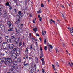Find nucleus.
Returning a JSON list of instances; mask_svg holds the SVG:
<instances>
[{
    "label": "nucleus",
    "instance_id": "f257e3e1",
    "mask_svg": "<svg viewBox=\"0 0 73 73\" xmlns=\"http://www.w3.org/2000/svg\"><path fill=\"white\" fill-rule=\"evenodd\" d=\"M8 26H9V29H8V31L9 32V31H12L13 30V26L11 25V23L9 21H8L7 22Z\"/></svg>",
    "mask_w": 73,
    "mask_h": 73
},
{
    "label": "nucleus",
    "instance_id": "f03ea898",
    "mask_svg": "<svg viewBox=\"0 0 73 73\" xmlns=\"http://www.w3.org/2000/svg\"><path fill=\"white\" fill-rule=\"evenodd\" d=\"M9 45L7 42H4L2 44L3 47L4 49H7L8 48Z\"/></svg>",
    "mask_w": 73,
    "mask_h": 73
},
{
    "label": "nucleus",
    "instance_id": "7ed1b4c3",
    "mask_svg": "<svg viewBox=\"0 0 73 73\" xmlns=\"http://www.w3.org/2000/svg\"><path fill=\"white\" fill-rule=\"evenodd\" d=\"M3 61H6V60H7L10 64L12 63V59L10 58H9V57H6L5 58H3Z\"/></svg>",
    "mask_w": 73,
    "mask_h": 73
},
{
    "label": "nucleus",
    "instance_id": "20e7f679",
    "mask_svg": "<svg viewBox=\"0 0 73 73\" xmlns=\"http://www.w3.org/2000/svg\"><path fill=\"white\" fill-rule=\"evenodd\" d=\"M14 42L15 43V46H18L19 45V40L18 38H16L14 40Z\"/></svg>",
    "mask_w": 73,
    "mask_h": 73
},
{
    "label": "nucleus",
    "instance_id": "39448f33",
    "mask_svg": "<svg viewBox=\"0 0 73 73\" xmlns=\"http://www.w3.org/2000/svg\"><path fill=\"white\" fill-rule=\"evenodd\" d=\"M5 39L8 42H9V43H11V42H12V39H9V38H8V36H5Z\"/></svg>",
    "mask_w": 73,
    "mask_h": 73
},
{
    "label": "nucleus",
    "instance_id": "423d86ee",
    "mask_svg": "<svg viewBox=\"0 0 73 73\" xmlns=\"http://www.w3.org/2000/svg\"><path fill=\"white\" fill-rule=\"evenodd\" d=\"M10 45H11V46H9V45L8 46V48H7V49H8V50H12L13 49V45L12 44H10Z\"/></svg>",
    "mask_w": 73,
    "mask_h": 73
},
{
    "label": "nucleus",
    "instance_id": "0eeeda50",
    "mask_svg": "<svg viewBox=\"0 0 73 73\" xmlns=\"http://www.w3.org/2000/svg\"><path fill=\"white\" fill-rule=\"evenodd\" d=\"M0 28L1 29V30H2V31H4V30L5 29V27L3 25H0Z\"/></svg>",
    "mask_w": 73,
    "mask_h": 73
},
{
    "label": "nucleus",
    "instance_id": "6e6552de",
    "mask_svg": "<svg viewBox=\"0 0 73 73\" xmlns=\"http://www.w3.org/2000/svg\"><path fill=\"white\" fill-rule=\"evenodd\" d=\"M36 66L35 64V65H34V67H33V68H31V70L33 72H35L36 70Z\"/></svg>",
    "mask_w": 73,
    "mask_h": 73
},
{
    "label": "nucleus",
    "instance_id": "1a4fd4ad",
    "mask_svg": "<svg viewBox=\"0 0 73 73\" xmlns=\"http://www.w3.org/2000/svg\"><path fill=\"white\" fill-rule=\"evenodd\" d=\"M11 68L12 70H16L17 69H19L18 68L14 66H12Z\"/></svg>",
    "mask_w": 73,
    "mask_h": 73
},
{
    "label": "nucleus",
    "instance_id": "9d476101",
    "mask_svg": "<svg viewBox=\"0 0 73 73\" xmlns=\"http://www.w3.org/2000/svg\"><path fill=\"white\" fill-rule=\"evenodd\" d=\"M11 53H16L15 52L17 51V48H14L12 50L10 51Z\"/></svg>",
    "mask_w": 73,
    "mask_h": 73
},
{
    "label": "nucleus",
    "instance_id": "9b49d317",
    "mask_svg": "<svg viewBox=\"0 0 73 73\" xmlns=\"http://www.w3.org/2000/svg\"><path fill=\"white\" fill-rule=\"evenodd\" d=\"M17 58V54L15 53L14 55V56L12 58H13V60H16Z\"/></svg>",
    "mask_w": 73,
    "mask_h": 73
},
{
    "label": "nucleus",
    "instance_id": "f8f14e48",
    "mask_svg": "<svg viewBox=\"0 0 73 73\" xmlns=\"http://www.w3.org/2000/svg\"><path fill=\"white\" fill-rule=\"evenodd\" d=\"M44 57V54L43 53V52L42 51L41 52L40 55V58H41L42 57Z\"/></svg>",
    "mask_w": 73,
    "mask_h": 73
},
{
    "label": "nucleus",
    "instance_id": "ddd939ff",
    "mask_svg": "<svg viewBox=\"0 0 73 73\" xmlns=\"http://www.w3.org/2000/svg\"><path fill=\"white\" fill-rule=\"evenodd\" d=\"M52 22H53V23H54V24H56V22H55V21H53L52 19H50V23L52 24Z\"/></svg>",
    "mask_w": 73,
    "mask_h": 73
},
{
    "label": "nucleus",
    "instance_id": "4468645a",
    "mask_svg": "<svg viewBox=\"0 0 73 73\" xmlns=\"http://www.w3.org/2000/svg\"><path fill=\"white\" fill-rule=\"evenodd\" d=\"M4 17H6L7 16V13L6 12H4V15H3Z\"/></svg>",
    "mask_w": 73,
    "mask_h": 73
},
{
    "label": "nucleus",
    "instance_id": "2eb2a0df",
    "mask_svg": "<svg viewBox=\"0 0 73 73\" xmlns=\"http://www.w3.org/2000/svg\"><path fill=\"white\" fill-rule=\"evenodd\" d=\"M20 21L19 19H18V20H17L15 22V23L17 24V25H19V24L20 23Z\"/></svg>",
    "mask_w": 73,
    "mask_h": 73
},
{
    "label": "nucleus",
    "instance_id": "dca6fc26",
    "mask_svg": "<svg viewBox=\"0 0 73 73\" xmlns=\"http://www.w3.org/2000/svg\"><path fill=\"white\" fill-rule=\"evenodd\" d=\"M28 65V63H26V61H25L23 62V65L24 66H27Z\"/></svg>",
    "mask_w": 73,
    "mask_h": 73
},
{
    "label": "nucleus",
    "instance_id": "f3484780",
    "mask_svg": "<svg viewBox=\"0 0 73 73\" xmlns=\"http://www.w3.org/2000/svg\"><path fill=\"white\" fill-rule=\"evenodd\" d=\"M13 65L15 66H16L17 65V63L16 61H14L13 62Z\"/></svg>",
    "mask_w": 73,
    "mask_h": 73
},
{
    "label": "nucleus",
    "instance_id": "a211bd4d",
    "mask_svg": "<svg viewBox=\"0 0 73 73\" xmlns=\"http://www.w3.org/2000/svg\"><path fill=\"white\" fill-rule=\"evenodd\" d=\"M15 54V53H11L10 54V56L12 58L13 57V56H14V55Z\"/></svg>",
    "mask_w": 73,
    "mask_h": 73
},
{
    "label": "nucleus",
    "instance_id": "6ab92c4d",
    "mask_svg": "<svg viewBox=\"0 0 73 73\" xmlns=\"http://www.w3.org/2000/svg\"><path fill=\"white\" fill-rule=\"evenodd\" d=\"M6 53H7V54H11V51H7L6 52Z\"/></svg>",
    "mask_w": 73,
    "mask_h": 73
},
{
    "label": "nucleus",
    "instance_id": "aec40b11",
    "mask_svg": "<svg viewBox=\"0 0 73 73\" xmlns=\"http://www.w3.org/2000/svg\"><path fill=\"white\" fill-rule=\"evenodd\" d=\"M33 30L35 33H36V31H37V29L36 27H35L33 29Z\"/></svg>",
    "mask_w": 73,
    "mask_h": 73
},
{
    "label": "nucleus",
    "instance_id": "412c9836",
    "mask_svg": "<svg viewBox=\"0 0 73 73\" xmlns=\"http://www.w3.org/2000/svg\"><path fill=\"white\" fill-rule=\"evenodd\" d=\"M25 53L26 54H27L28 53V50L27 47L26 48V49Z\"/></svg>",
    "mask_w": 73,
    "mask_h": 73
},
{
    "label": "nucleus",
    "instance_id": "4be33fe9",
    "mask_svg": "<svg viewBox=\"0 0 73 73\" xmlns=\"http://www.w3.org/2000/svg\"><path fill=\"white\" fill-rule=\"evenodd\" d=\"M15 30H16V33L17 34H18V33L20 32V30H17V29H15Z\"/></svg>",
    "mask_w": 73,
    "mask_h": 73
},
{
    "label": "nucleus",
    "instance_id": "5701e85b",
    "mask_svg": "<svg viewBox=\"0 0 73 73\" xmlns=\"http://www.w3.org/2000/svg\"><path fill=\"white\" fill-rule=\"evenodd\" d=\"M16 61L18 62H21V59L20 58H18Z\"/></svg>",
    "mask_w": 73,
    "mask_h": 73
},
{
    "label": "nucleus",
    "instance_id": "b1692460",
    "mask_svg": "<svg viewBox=\"0 0 73 73\" xmlns=\"http://www.w3.org/2000/svg\"><path fill=\"white\" fill-rule=\"evenodd\" d=\"M48 48H49L50 47V48H51V49H53V46H52V45L50 44H48Z\"/></svg>",
    "mask_w": 73,
    "mask_h": 73
},
{
    "label": "nucleus",
    "instance_id": "393cba45",
    "mask_svg": "<svg viewBox=\"0 0 73 73\" xmlns=\"http://www.w3.org/2000/svg\"><path fill=\"white\" fill-rule=\"evenodd\" d=\"M9 62L8 61L7 62V61H5V63L6 64V65H9Z\"/></svg>",
    "mask_w": 73,
    "mask_h": 73
},
{
    "label": "nucleus",
    "instance_id": "a878e982",
    "mask_svg": "<svg viewBox=\"0 0 73 73\" xmlns=\"http://www.w3.org/2000/svg\"><path fill=\"white\" fill-rule=\"evenodd\" d=\"M35 60L37 63L38 62V59L37 58H35Z\"/></svg>",
    "mask_w": 73,
    "mask_h": 73
},
{
    "label": "nucleus",
    "instance_id": "bb28decb",
    "mask_svg": "<svg viewBox=\"0 0 73 73\" xmlns=\"http://www.w3.org/2000/svg\"><path fill=\"white\" fill-rule=\"evenodd\" d=\"M11 36H15V33H12L11 35Z\"/></svg>",
    "mask_w": 73,
    "mask_h": 73
},
{
    "label": "nucleus",
    "instance_id": "cd10ccee",
    "mask_svg": "<svg viewBox=\"0 0 73 73\" xmlns=\"http://www.w3.org/2000/svg\"><path fill=\"white\" fill-rule=\"evenodd\" d=\"M61 42H62V45L63 47H65V46L64 45V42L62 41H61Z\"/></svg>",
    "mask_w": 73,
    "mask_h": 73
},
{
    "label": "nucleus",
    "instance_id": "c85d7f7f",
    "mask_svg": "<svg viewBox=\"0 0 73 73\" xmlns=\"http://www.w3.org/2000/svg\"><path fill=\"white\" fill-rule=\"evenodd\" d=\"M1 55L2 57H4L5 56V54L3 53H1Z\"/></svg>",
    "mask_w": 73,
    "mask_h": 73
},
{
    "label": "nucleus",
    "instance_id": "c756f323",
    "mask_svg": "<svg viewBox=\"0 0 73 73\" xmlns=\"http://www.w3.org/2000/svg\"><path fill=\"white\" fill-rule=\"evenodd\" d=\"M21 45H22V43L21 42V41L19 43V47H20V46H21Z\"/></svg>",
    "mask_w": 73,
    "mask_h": 73
},
{
    "label": "nucleus",
    "instance_id": "7c9ffc66",
    "mask_svg": "<svg viewBox=\"0 0 73 73\" xmlns=\"http://www.w3.org/2000/svg\"><path fill=\"white\" fill-rule=\"evenodd\" d=\"M55 49L56 50V53H59V50H58V49H57L56 48H55Z\"/></svg>",
    "mask_w": 73,
    "mask_h": 73
},
{
    "label": "nucleus",
    "instance_id": "2f4dec72",
    "mask_svg": "<svg viewBox=\"0 0 73 73\" xmlns=\"http://www.w3.org/2000/svg\"><path fill=\"white\" fill-rule=\"evenodd\" d=\"M18 52H19V53L17 52H16V53L18 55H20V51H18Z\"/></svg>",
    "mask_w": 73,
    "mask_h": 73
},
{
    "label": "nucleus",
    "instance_id": "473e14b6",
    "mask_svg": "<svg viewBox=\"0 0 73 73\" xmlns=\"http://www.w3.org/2000/svg\"><path fill=\"white\" fill-rule=\"evenodd\" d=\"M6 5L7 6H9V3L8 2L7 3H6Z\"/></svg>",
    "mask_w": 73,
    "mask_h": 73
},
{
    "label": "nucleus",
    "instance_id": "72a5a7b5",
    "mask_svg": "<svg viewBox=\"0 0 73 73\" xmlns=\"http://www.w3.org/2000/svg\"><path fill=\"white\" fill-rule=\"evenodd\" d=\"M55 65H56V66H57L59 67V65H58V62H56L55 63Z\"/></svg>",
    "mask_w": 73,
    "mask_h": 73
},
{
    "label": "nucleus",
    "instance_id": "f704fd0d",
    "mask_svg": "<svg viewBox=\"0 0 73 73\" xmlns=\"http://www.w3.org/2000/svg\"><path fill=\"white\" fill-rule=\"evenodd\" d=\"M70 33H71V35H72V36H73V35H72V33H73V31L72 30H71L70 31Z\"/></svg>",
    "mask_w": 73,
    "mask_h": 73
},
{
    "label": "nucleus",
    "instance_id": "c9c22d12",
    "mask_svg": "<svg viewBox=\"0 0 73 73\" xmlns=\"http://www.w3.org/2000/svg\"><path fill=\"white\" fill-rule=\"evenodd\" d=\"M47 46H45L44 47V49L45 50H47Z\"/></svg>",
    "mask_w": 73,
    "mask_h": 73
},
{
    "label": "nucleus",
    "instance_id": "e433bc0d",
    "mask_svg": "<svg viewBox=\"0 0 73 73\" xmlns=\"http://www.w3.org/2000/svg\"><path fill=\"white\" fill-rule=\"evenodd\" d=\"M18 15H20L21 14V11H19L18 12Z\"/></svg>",
    "mask_w": 73,
    "mask_h": 73
},
{
    "label": "nucleus",
    "instance_id": "4c0bfd02",
    "mask_svg": "<svg viewBox=\"0 0 73 73\" xmlns=\"http://www.w3.org/2000/svg\"><path fill=\"white\" fill-rule=\"evenodd\" d=\"M44 31H42V35H43V36H45V34H44Z\"/></svg>",
    "mask_w": 73,
    "mask_h": 73
},
{
    "label": "nucleus",
    "instance_id": "58836bf2",
    "mask_svg": "<svg viewBox=\"0 0 73 73\" xmlns=\"http://www.w3.org/2000/svg\"><path fill=\"white\" fill-rule=\"evenodd\" d=\"M14 11L15 13H17V10H16V9H14Z\"/></svg>",
    "mask_w": 73,
    "mask_h": 73
},
{
    "label": "nucleus",
    "instance_id": "ea45409f",
    "mask_svg": "<svg viewBox=\"0 0 73 73\" xmlns=\"http://www.w3.org/2000/svg\"><path fill=\"white\" fill-rule=\"evenodd\" d=\"M35 40V39L34 38H32V41L33 42H34V40Z\"/></svg>",
    "mask_w": 73,
    "mask_h": 73
},
{
    "label": "nucleus",
    "instance_id": "a19ab883",
    "mask_svg": "<svg viewBox=\"0 0 73 73\" xmlns=\"http://www.w3.org/2000/svg\"><path fill=\"white\" fill-rule=\"evenodd\" d=\"M69 65L70 66H71V67H72V64H70V63L69 62L68 63Z\"/></svg>",
    "mask_w": 73,
    "mask_h": 73
},
{
    "label": "nucleus",
    "instance_id": "79ce46f5",
    "mask_svg": "<svg viewBox=\"0 0 73 73\" xmlns=\"http://www.w3.org/2000/svg\"><path fill=\"white\" fill-rule=\"evenodd\" d=\"M61 14L62 15V17H64V15L62 13H61Z\"/></svg>",
    "mask_w": 73,
    "mask_h": 73
},
{
    "label": "nucleus",
    "instance_id": "37998d69",
    "mask_svg": "<svg viewBox=\"0 0 73 73\" xmlns=\"http://www.w3.org/2000/svg\"><path fill=\"white\" fill-rule=\"evenodd\" d=\"M9 8L10 9V10H12V7L11 6L9 7Z\"/></svg>",
    "mask_w": 73,
    "mask_h": 73
},
{
    "label": "nucleus",
    "instance_id": "c03bdc74",
    "mask_svg": "<svg viewBox=\"0 0 73 73\" xmlns=\"http://www.w3.org/2000/svg\"><path fill=\"white\" fill-rule=\"evenodd\" d=\"M44 42V44H46V40L45 39Z\"/></svg>",
    "mask_w": 73,
    "mask_h": 73
},
{
    "label": "nucleus",
    "instance_id": "a18cd8bd",
    "mask_svg": "<svg viewBox=\"0 0 73 73\" xmlns=\"http://www.w3.org/2000/svg\"><path fill=\"white\" fill-rule=\"evenodd\" d=\"M15 36H11V38L12 39H13V40H14L15 38Z\"/></svg>",
    "mask_w": 73,
    "mask_h": 73
},
{
    "label": "nucleus",
    "instance_id": "49530a36",
    "mask_svg": "<svg viewBox=\"0 0 73 73\" xmlns=\"http://www.w3.org/2000/svg\"><path fill=\"white\" fill-rule=\"evenodd\" d=\"M61 7L63 8H65V7H64V5H61Z\"/></svg>",
    "mask_w": 73,
    "mask_h": 73
},
{
    "label": "nucleus",
    "instance_id": "de8ad7c7",
    "mask_svg": "<svg viewBox=\"0 0 73 73\" xmlns=\"http://www.w3.org/2000/svg\"><path fill=\"white\" fill-rule=\"evenodd\" d=\"M29 56H30V57H32V54L31 53H29Z\"/></svg>",
    "mask_w": 73,
    "mask_h": 73
},
{
    "label": "nucleus",
    "instance_id": "09e8293b",
    "mask_svg": "<svg viewBox=\"0 0 73 73\" xmlns=\"http://www.w3.org/2000/svg\"><path fill=\"white\" fill-rule=\"evenodd\" d=\"M2 37V34H1L0 33V38H1Z\"/></svg>",
    "mask_w": 73,
    "mask_h": 73
},
{
    "label": "nucleus",
    "instance_id": "8fccbe9b",
    "mask_svg": "<svg viewBox=\"0 0 73 73\" xmlns=\"http://www.w3.org/2000/svg\"><path fill=\"white\" fill-rule=\"evenodd\" d=\"M39 21H41L42 20V18L40 17V18H39Z\"/></svg>",
    "mask_w": 73,
    "mask_h": 73
},
{
    "label": "nucleus",
    "instance_id": "3c124183",
    "mask_svg": "<svg viewBox=\"0 0 73 73\" xmlns=\"http://www.w3.org/2000/svg\"><path fill=\"white\" fill-rule=\"evenodd\" d=\"M42 62V65H45V61H43V62Z\"/></svg>",
    "mask_w": 73,
    "mask_h": 73
},
{
    "label": "nucleus",
    "instance_id": "603ef678",
    "mask_svg": "<svg viewBox=\"0 0 73 73\" xmlns=\"http://www.w3.org/2000/svg\"><path fill=\"white\" fill-rule=\"evenodd\" d=\"M21 32H20L18 34L19 36H21Z\"/></svg>",
    "mask_w": 73,
    "mask_h": 73
},
{
    "label": "nucleus",
    "instance_id": "864d4df0",
    "mask_svg": "<svg viewBox=\"0 0 73 73\" xmlns=\"http://www.w3.org/2000/svg\"><path fill=\"white\" fill-rule=\"evenodd\" d=\"M2 41V39L1 38H0V43H1Z\"/></svg>",
    "mask_w": 73,
    "mask_h": 73
},
{
    "label": "nucleus",
    "instance_id": "5fc2aeb1",
    "mask_svg": "<svg viewBox=\"0 0 73 73\" xmlns=\"http://www.w3.org/2000/svg\"><path fill=\"white\" fill-rule=\"evenodd\" d=\"M41 7H44V5L43 4H42L41 5Z\"/></svg>",
    "mask_w": 73,
    "mask_h": 73
},
{
    "label": "nucleus",
    "instance_id": "6e6d98bb",
    "mask_svg": "<svg viewBox=\"0 0 73 73\" xmlns=\"http://www.w3.org/2000/svg\"><path fill=\"white\" fill-rule=\"evenodd\" d=\"M42 71L43 72V73H44V72H45V70L44 69H42Z\"/></svg>",
    "mask_w": 73,
    "mask_h": 73
},
{
    "label": "nucleus",
    "instance_id": "4d7b16f0",
    "mask_svg": "<svg viewBox=\"0 0 73 73\" xmlns=\"http://www.w3.org/2000/svg\"><path fill=\"white\" fill-rule=\"evenodd\" d=\"M36 35L37 36H38V37H40V35H39V34H38L37 33Z\"/></svg>",
    "mask_w": 73,
    "mask_h": 73
},
{
    "label": "nucleus",
    "instance_id": "13d9d810",
    "mask_svg": "<svg viewBox=\"0 0 73 73\" xmlns=\"http://www.w3.org/2000/svg\"><path fill=\"white\" fill-rule=\"evenodd\" d=\"M68 29H69V31H70V30H71V28H69V27H68Z\"/></svg>",
    "mask_w": 73,
    "mask_h": 73
},
{
    "label": "nucleus",
    "instance_id": "bf43d9fd",
    "mask_svg": "<svg viewBox=\"0 0 73 73\" xmlns=\"http://www.w3.org/2000/svg\"><path fill=\"white\" fill-rule=\"evenodd\" d=\"M9 72H11L12 73V72H13V70L11 69L9 70Z\"/></svg>",
    "mask_w": 73,
    "mask_h": 73
},
{
    "label": "nucleus",
    "instance_id": "052dcab7",
    "mask_svg": "<svg viewBox=\"0 0 73 73\" xmlns=\"http://www.w3.org/2000/svg\"><path fill=\"white\" fill-rule=\"evenodd\" d=\"M44 58H42V59L41 60V61H42V62L44 61Z\"/></svg>",
    "mask_w": 73,
    "mask_h": 73
},
{
    "label": "nucleus",
    "instance_id": "680f3d73",
    "mask_svg": "<svg viewBox=\"0 0 73 73\" xmlns=\"http://www.w3.org/2000/svg\"><path fill=\"white\" fill-rule=\"evenodd\" d=\"M26 58L27 59H28V56L27 55L26 56Z\"/></svg>",
    "mask_w": 73,
    "mask_h": 73
},
{
    "label": "nucleus",
    "instance_id": "e2e57ef3",
    "mask_svg": "<svg viewBox=\"0 0 73 73\" xmlns=\"http://www.w3.org/2000/svg\"><path fill=\"white\" fill-rule=\"evenodd\" d=\"M33 23H34V24H35V23H35V20H33Z\"/></svg>",
    "mask_w": 73,
    "mask_h": 73
},
{
    "label": "nucleus",
    "instance_id": "0e129e2a",
    "mask_svg": "<svg viewBox=\"0 0 73 73\" xmlns=\"http://www.w3.org/2000/svg\"><path fill=\"white\" fill-rule=\"evenodd\" d=\"M1 12H2V11L0 10V15H1Z\"/></svg>",
    "mask_w": 73,
    "mask_h": 73
},
{
    "label": "nucleus",
    "instance_id": "69168bd1",
    "mask_svg": "<svg viewBox=\"0 0 73 73\" xmlns=\"http://www.w3.org/2000/svg\"><path fill=\"white\" fill-rule=\"evenodd\" d=\"M2 62V60L0 59V64H1Z\"/></svg>",
    "mask_w": 73,
    "mask_h": 73
},
{
    "label": "nucleus",
    "instance_id": "338daca9",
    "mask_svg": "<svg viewBox=\"0 0 73 73\" xmlns=\"http://www.w3.org/2000/svg\"><path fill=\"white\" fill-rule=\"evenodd\" d=\"M33 48H32V45L30 46V49H32Z\"/></svg>",
    "mask_w": 73,
    "mask_h": 73
},
{
    "label": "nucleus",
    "instance_id": "774afa93",
    "mask_svg": "<svg viewBox=\"0 0 73 73\" xmlns=\"http://www.w3.org/2000/svg\"><path fill=\"white\" fill-rule=\"evenodd\" d=\"M52 66L53 68H55V66H54V65L53 64L52 65Z\"/></svg>",
    "mask_w": 73,
    "mask_h": 73
}]
</instances>
